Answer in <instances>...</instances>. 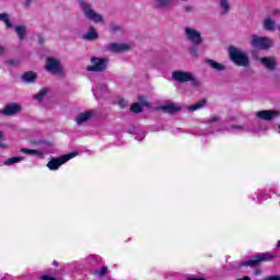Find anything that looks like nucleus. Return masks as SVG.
<instances>
[{
    "instance_id": "nucleus-49",
    "label": "nucleus",
    "mask_w": 280,
    "mask_h": 280,
    "mask_svg": "<svg viewBox=\"0 0 280 280\" xmlns=\"http://www.w3.org/2000/svg\"><path fill=\"white\" fill-rule=\"evenodd\" d=\"M186 280H207V279L192 277V278H187Z\"/></svg>"
},
{
    "instance_id": "nucleus-53",
    "label": "nucleus",
    "mask_w": 280,
    "mask_h": 280,
    "mask_svg": "<svg viewBox=\"0 0 280 280\" xmlns=\"http://www.w3.org/2000/svg\"><path fill=\"white\" fill-rule=\"evenodd\" d=\"M52 265L58 266V261H54Z\"/></svg>"
},
{
    "instance_id": "nucleus-35",
    "label": "nucleus",
    "mask_w": 280,
    "mask_h": 280,
    "mask_svg": "<svg viewBox=\"0 0 280 280\" xmlns=\"http://www.w3.org/2000/svg\"><path fill=\"white\" fill-rule=\"evenodd\" d=\"M4 65H7V67H19V60L9 59V60L4 61Z\"/></svg>"
},
{
    "instance_id": "nucleus-1",
    "label": "nucleus",
    "mask_w": 280,
    "mask_h": 280,
    "mask_svg": "<svg viewBox=\"0 0 280 280\" xmlns=\"http://www.w3.org/2000/svg\"><path fill=\"white\" fill-rule=\"evenodd\" d=\"M172 80H174V82H179V84L190 82V86H192V89H200V86H202V82H200V80H198V78H196V75L189 71H173Z\"/></svg>"
},
{
    "instance_id": "nucleus-4",
    "label": "nucleus",
    "mask_w": 280,
    "mask_h": 280,
    "mask_svg": "<svg viewBox=\"0 0 280 280\" xmlns=\"http://www.w3.org/2000/svg\"><path fill=\"white\" fill-rule=\"evenodd\" d=\"M78 3L88 21H92L93 23H104V15L95 12L90 3L84 0H78Z\"/></svg>"
},
{
    "instance_id": "nucleus-51",
    "label": "nucleus",
    "mask_w": 280,
    "mask_h": 280,
    "mask_svg": "<svg viewBox=\"0 0 280 280\" xmlns=\"http://www.w3.org/2000/svg\"><path fill=\"white\" fill-rule=\"evenodd\" d=\"M93 95H94V96H97V92L93 91Z\"/></svg>"
},
{
    "instance_id": "nucleus-38",
    "label": "nucleus",
    "mask_w": 280,
    "mask_h": 280,
    "mask_svg": "<svg viewBox=\"0 0 280 280\" xmlns=\"http://www.w3.org/2000/svg\"><path fill=\"white\" fill-rule=\"evenodd\" d=\"M218 121H220V117L219 116H212L210 119H208L206 121V124H215Z\"/></svg>"
},
{
    "instance_id": "nucleus-3",
    "label": "nucleus",
    "mask_w": 280,
    "mask_h": 280,
    "mask_svg": "<svg viewBox=\"0 0 280 280\" xmlns=\"http://www.w3.org/2000/svg\"><path fill=\"white\" fill-rule=\"evenodd\" d=\"M275 257L277 256H275L270 252L260 253L252 256V259L249 260L241 261L238 264V268H257V266H259V264H262V261H272Z\"/></svg>"
},
{
    "instance_id": "nucleus-9",
    "label": "nucleus",
    "mask_w": 280,
    "mask_h": 280,
    "mask_svg": "<svg viewBox=\"0 0 280 280\" xmlns=\"http://www.w3.org/2000/svg\"><path fill=\"white\" fill-rule=\"evenodd\" d=\"M23 106L18 103H9L4 106L3 109H0V114L4 115V117H14V115H19L22 113Z\"/></svg>"
},
{
    "instance_id": "nucleus-43",
    "label": "nucleus",
    "mask_w": 280,
    "mask_h": 280,
    "mask_svg": "<svg viewBox=\"0 0 280 280\" xmlns=\"http://www.w3.org/2000/svg\"><path fill=\"white\" fill-rule=\"evenodd\" d=\"M40 280H57V279L49 276V275H44V276L40 277Z\"/></svg>"
},
{
    "instance_id": "nucleus-12",
    "label": "nucleus",
    "mask_w": 280,
    "mask_h": 280,
    "mask_svg": "<svg viewBox=\"0 0 280 280\" xmlns=\"http://www.w3.org/2000/svg\"><path fill=\"white\" fill-rule=\"evenodd\" d=\"M260 65L265 67L268 71H276L277 70V57H261L259 59Z\"/></svg>"
},
{
    "instance_id": "nucleus-10",
    "label": "nucleus",
    "mask_w": 280,
    "mask_h": 280,
    "mask_svg": "<svg viewBox=\"0 0 280 280\" xmlns=\"http://www.w3.org/2000/svg\"><path fill=\"white\" fill-rule=\"evenodd\" d=\"M185 34L187 40L192 43V45H202V34L196 28L186 27Z\"/></svg>"
},
{
    "instance_id": "nucleus-50",
    "label": "nucleus",
    "mask_w": 280,
    "mask_h": 280,
    "mask_svg": "<svg viewBox=\"0 0 280 280\" xmlns=\"http://www.w3.org/2000/svg\"><path fill=\"white\" fill-rule=\"evenodd\" d=\"M236 280H252V279H250V277L245 276V277H243V278H238V279H236Z\"/></svg>"
},
{
    "instance_id": "nucleus-47",
    "label": "nucleus",
    "mask_w": 280,
    "mask_h": 280,
    "mask_svg": "<svg viewBox=\"0 0 280 280\" xmlns=\"http://www.w3.org/2000/svg\"><path fill=\"white\" fill-rule=\"evenodd\" d=\"M3 54H5V47L0 45V56H3Z\"/></svg>"
},
{
    "instance_id": "nucleus-54",
    "label": "nucleus",
    "mask_w": 280,
    "mask_h": 280,
    "mask_svg": "<svg viewBox=\"0 0 280 280\" xmlns=\"http://www.w3.org/2000/svg\"><path fill=\"white\" fill-rule=\"evenodd\" d=\"M278 31L280 32V24L277 25Z\"/></svg>"
},
{
    "instance_id": "nucleus-26",
    "label": "nucleus",
    "mask_w": 280,
    "mask_h": 280,
    "mask_svg": "<svg viewBox=\"0 0 280 280\" xmlns=\"http://www.w3.org/2000/svg\"><path fill=\"white\" fill-rule=\"evenodd\" d=\"M48 92L49 91L47 90V88H44L37 94H35L33 97L37 102H43V100H45V95H47Z\"/></svg>"
},
{
    "instance_id": "nucleus-31",
    "label": "nucleus",
    "mask_w": 280,
    "mask_h": 280,
    "mask_svg": "<svg viewBox=\"0 0 280 280\" xmlns=\"http://www.w3.org/2000/svg\"><path fill=\"white\" fill-rule=\"evenodd\" d=\"M0 148L1 150H8V143H5V135L0 130Z\"/></svg>"
},
{
    "instance_id": "nucleus-28",
    "label": "nucleus",
    "mask_w": 280,
    "mask_h": 280,
    "mask_svg": "<svg viewBox=\"0 0 280 280\" xmlns=\"http://www.w3.org/2000/svg\"><path fill=\"white\" fill-rule=\"evenodd\" d=\"M220 8L222 9V14H229L231 8L229 0H220Z\"/></svg>"
},
{
    "instance_id": "nucleus-15",
    "label": "nucleus",
    "mask_w": 280,
    "mask_h": 280,
    "mask_svg": "<svg viewBox=\"0 0 280 280\" xmlns=\"http://www.w3.org/2000/svg\"><path fill=\"white\" fill-rule=\"evenodd\" d=\"M21 80L25 84H34L38 80V74L34 71H27L22 74Z\"/></svg>"
},
{
    "instance_id": "nucleus-18",
    "label": "nucleus",
    "mask_w": 280,
    "mask_h": 280,
    "mask_svg": "<svg viewBox=\"0 0 280 280\" xmlns=\"http://www.w3.org/2000/svg\"><path fill=\"white\" fill-rule=\"evenodd\" d=\"M262 30H265V32H275V30H277V22L270 18H266L262 22Z\"/></svg>"
},
{
    "instance_id": "nucleus-8",
    "label": "nucleus",
    "mask_w": 280,
    "mask_h": 280,
    "mask_svg": "<svg viewBox=\"0 0 280 280\" xmlns=\"http://www.w3.org/2000/svg\"><path fill=\"white\" fill-rule=\"evenodd\" d=\"M46 70L50 71L52 75H62V73H65V68H62V65H60V61L58 59H55L54 57L47 58Z\"/></svg>"
},
{
    "instance_id": "nucleus-37",
    "label": "nucleus",
    "mask_w": 280,
    "mask_h": 280,
    "mask_svg": "<svg viewBox=\"0 0 280 280\" xmlns=\"http://www.w3.org/2000/svg\"><path fill=\"white\" fill-rule=\"evenodd\" d=\"M138 101H139V104H141V106H150V103H148V101L145 100V96H139Z\"/></svg>"
},
{
    "instance_id": "nucleus-22",
    "label": "nucleus",
    "mask_w": 280,
    "mask_h": 280,
    "mask_svg": "<svg viewBox=\"0 0 280 280\" xmlns=\"http://www.w3.org/2000/svg\"><path fill=\"white\" fill-rule=\"evenodd\" d=\"M15 32L20 40H25V36H27V27L25 25H16Z\"/></svg>"
},
{
    "instance_id": "nucleus-34",
    "label": "nucleus",
    "mask_w": 280,
    "mask_h": 280,
    "mask_svg": "<svg viewBox=\"0 0 280 280\" xmlns=\"http://www.w3.org/2000/svg\"><path fill=\"white\" fill-rule=\"evenodd\" d=\"M108 267L103 266L100 270L94 271L95 277H104V275H107Z\"/></svg>"
},
{
    "instance_id": "nucleus-44",
    "label": "nucleus",
    "mask_w": 280,
    "mask_h": 280,
    "mask_svg": "<svg viewBox=\"0 0 280 280\" xmlns=\"http://www.w3.org/2000/svg\"><path fill=\"white\" fill-rule=\"evenodd\" d=\"M231 128L232 130H244V126L241 125H232Z\"/></svg>"
},
{
    "instance_id": "nucleus-30",
    "label": "nucleus",
    "mask_w": 280,
    "mask_h": 280,
    "mask_svg": "<svg viewBox=\"0 0 280 280\" xmlns=\"http://www.w3.org/2000/svg\"><path fill=\"white\" fill-rule=\"evenodd\" d=\"M130 110L132 113H136V115H139V113H143V107L140 103H133L130 107Z\"/></svg>"
},
{
    "instance_id": "nucleus-41",
    "label": "nucleus",
    "mask_w": 280,
    "mask_h": 280,
    "mask_svg": "<svg viewBox=\"0 0 280 280\" xmlns=\"http://www.w3.org/2000/svg\"><path fill=\"white\" fill-rule=\"evenodd\" d=\"M183 10H184V12L189 14V13L194 12V7H191V5H184Z\"/></svg>"
},
{
    "instance_id": "nucleus-39",
    "label": "nucleus",
    "mask_w": 280,
    "mask_h": 280,
    "mask_svg": "<svg viewBox=\"0 0 280 280\" xmlns=\"http://www.w3.org/2000/svg\"><path fill=\"white\" fill-rule=\"evenodd\" d=\"M271 16H273V19H279L280 9H278V8L273 9L272 12H271Z\"/></svg>"
},
{
    "instance_id": "nucleus-42",
    "label": "nucleus",
    "mask_w": 280,
    "mask_h": 280,
    "mask_svg": "<svg viewBox=\"0 0 280 280\" xmlns=\"http://www.w3.org/2000/svg\"><path fill=\"white\" fill-rule=\"evenodd\" d=\"M118 104H119L120 108H126V106H128V102H126V100H124V98H120L118 101Z\"/></svg>"
},
{
    "instance_id": "nucleus-7",
    "label": "nucleus",
    "mask_w": 280,
    "mask_h": 280,
    "mask_svg": "<svg viewBox=\"0 0 280 280\" xmlns=\"http://www.w3.org/2000/svg\"><path fill=\"white\" fill-rule=\"evenodd\" d=\"M78 156V152H70L68 154L61 155L59 158H52L47 164L46 167L51 172H56V170H60L61 165H65L67 161H71V159H75Z\"/></svg>"
},
{
    "instance_id": "nucleus-27",
    "label": "nucleus",
    "mask_w": 280,
    "mask_h": 280,
    "mask_svg": "<svg viewBox=\"0 0 280 280\" xmlns=\"http://www.w3.org/2000/svg\"><path fill=\"white\" fill-rule=\"evenodd\" d=\"M21 161H25V158L24 156H13V158L8 159L4 162V165H14L15 163H21Z\"/></svg>"
},
{
    "instance_id": "nucleus-2",
    "label": "nucleus",
    "mask_w": 280,
    "mask_h": 280,
    "mask_svg": "<svg viewBox=\"0 0 280 280\" xmlns=\"http://www.w3.org/2000/svg\"><path fill=\"white\" fill-rule=\"evenodd\" d=\"M230 60L234 62L237 67H249L250 59H248V55L242 51L240 48L235 46H230L228 48Z\"/></svg>"
},
{
    "instance_id": "nucleus-6",
    "label": "nucleus",
    "mask_w": 280,
    "mask_h": 280,
    "mask_svg": "<svg viewBox=\"0 0 280 280\" xmlns=\"http://www.w3.org/2000/svg\"><path fill=\"white\" fill-rule=\"evenodd\" d=\"M250 45L254 49H260L261 51H266L275 46L272 39L266 36H258L256 34L252 35Z\"/></svg>"
},
{
    "instance_id": "nucleus-36",
    "label": "nucleus",
    "mask_w": 280,
    "mask_h": 280,
    "mask_svg": "<svg viewBox=\"0 0 280 280\" xmlns=\"http://www.w3.org/2000/svg\"><path fill=\"white\" fill-rule=\"evenodd\" d=\"M127 132L129 135H139V128L135 127V126H131L127 129Z\"/></svg>"
},
{
    "instance_id": "nucleus-11",
    "label": "nucleus",
    "mask_w": 280,
    "mask_h": 280,
    "mask_svg": "<svg viewBox=\"0 0 280 280\" xmlns=\"http://www.w3.org/2000/svg\"><path fill=\"white\" fill-rule=\"evenodd\" d=\"M256 117L258 119H261L262 121H272V119H277V117H280V112L264 109V110L257 112Z\"/></svg>"
},
{
    "instance_id": "nucleus-32",
    "label": "nucleus",
    "mask_w": 280,
    "mask_h": 280,
    "mask_svg": "<svg viewBox=\"0 0 280 280\" xmlns=\"http://www.w3.org/2000/svg\"><path fill=\"white\" fill-rule=\"evenodd\" d=\"M97 90H98V93L101 94V97H104V95L108 93V85L100 84Z\"/></svg>"
},
{
    "instance_id": "nucleus-23",
    "label": "nucleus",
    "mask_w": 280,
    "mask_h": 280,
    "mask_svg": "<svg viewBox=\"0 0 280 280\" xmlns=\"http://www.w3.org/2000/svg\"><path fill=\"white\" fill-rule=\"evenodd\" d=\"M200 45L201 44H192L189 48L188 51L192 58H198L200 56Z\"/></svg>"
},
{
    "instance_id": "nucleus-21",
    "label": "nucleus",
    "mask_w": 280,
    "mask_h": 280,
    "mask_svg": "<svg viewBox=\"0 0 280 280\" xmlns=\"http://www.w3.org/2000/svg\"><path fill=\"white\" fill-rule=\"evenodd\" d=\"M100 38V34L95 32V27H90L86 34L83 35L84 40H97Z\"/></svg>"
},
{
    "instance_id": "nucleus-20",
    "label": "nucleus",
    "mask_w": 280,
    "mask_h": 280,
    "mask_svg": "<svg viewBox=\"0 0 280 280\" xmlns=\"http://www.w3.org/2000/svg\"><path fill=\"white\" fill-rule=\"evenodd\" d=\"M174 3V0H155L156 10H170V7Z\"/></svg>"
},
{
    "instance_id": "nucleus-40",
    "label": "nucleus",
    "mask_w": 280,
    "mask_h": 280,
    "mask_svg": "<svg viewBox=\"0 0 280 280\" xmlns=\"http://www.w3.org/2000/svg\"><path fill=\"white\" fill-rule=\"evenodd\" d=\"M138 135L136 137V141H142L143 139H145V131H141L140 133H136Z\"/></svg>"
},
{
    "instance_id": "nucleus-5",
    "label": "nucleus",
    "mask_w": 280,
    "mask_h": 280,
    "mask_svg": "<svg viewBox=\"0 0 280 280\" xmlns=\"http://www.w3.org/2000/svg\"><path fill=\"white\" fill-rule=\"evenodd\" d=\"M91 66L86 67V71L92 73H102L108 69V58L106 57H91Z\"/></svg>"
},
{
    "instance_id": "nucleus-33",
    "label": "nucleus",
    "mask_w": 280,
    "mask_h": 280,
    "mask_svg": "<svg viewBox=\"0 0 280 280\" xmlns=\"http://www.w3.org/2000/svg\"><path fill=\"white\" fill-rule=\"evenodd\" d=\"M35 145H44V148H54V142L47 140H38Z\"/></svg>"
},
{
    "instance_id": "nucleus-13",
    "label": "nucleus",
    "mask_w": 280,
    "mask_h": 280,
    "mask_svg": "<svg viewBox=\"0 0 280 280\" xmlns=\"http://www.w3.org/2000/svg\"><path fill=\"white\" fill-rule=\"evenodd\" d=\"M107 49L112 54H121L124 51H129L130 50V45L119 44V43H110V44L107 45Z\"/></svg>"
},
{
    "instance_id": "nucleus-45",
    "label": "nucleus",
    "mask_w": 280,
    "mask_h": 280,
    "mask_svg": "<svg viewBox=\"0 0 280 280\" xmlns=\"http://www.w3.org/2000/svg\"><path fill=\"white\" fill-rule=\"evenodd\" d=\"M268 198H270V196L268 194H264L258 197V200H268Z\"/></svg>"
},
{
    "instance_id": "nucleus-52",
    "label": "nucleus",
    "mask_w": 280,
    "mask_h": 280,
    "mask_svg": "<svg viewBox=\"0 0 280 280\" xmlns=\"http://www.w3.org/2000/svg\"><path fill=\"white\" fill-rule=\"evenodd\" d=\"M278 248H280V240L278 241V244H277Z\"/></svg>"
},
{
    "instance_id": "nucleus-46",
    "label": "nucleus",
    "mask_w": 280,
    "mask_h": 280,
    "mask_svg": "<svg viewBox=\"0 0 280 280\" xmlns=\"http://www.w3.org/2000/svg\"><path fill=\"white\" fill-rule=\"evenodd\" d=\"M32 3H34V0H25L24 7L30 8V5H32Z\"/></svg>"
},
{
    "instance_id": "nucleus-48",
    "label": "nucleus",
    "mask_w": 280,
    "mask_h": 280,
    "mask_svg": "<svg viewBox=\"0 0 280 280\" xmlns=\"http://www.w3.org/2000/svg\"><path fill=\"white\" fill-rule=\"evenodd\" d=\"M37 40L39 45H43V43H45V38L43 36H39Z\"/></svg>"
},
{
    "instance_id": "nucleus-19",
    "label": "nucleus",
    "mask_w": 280,
    "mask_h": 280,
    "mask_svg": "<svg viewBox=\"0 0 280 280\" xmlns=\"http://www.w3.org/2000/svg\"><path fill=\"white\" fill-rule=\"evenodd\" d=\"M206 63L209 65L211 69H214V71H226V66L213 59H206Z\"/></svg>"
},
{
    "instance_id": "nucleus-16",
    "label": "nucleus",
    "mask_w": 280,
    "mask_h": 280,
    "mask_svg": "<svg viewBox=\"0 0 280 280\" xmlns=\"http://www.w3.org/2000/svg\"><path fill=\"white\" fill-rule=\"evenodd\" d=\"M158 110H163L164 113H168V115H174V113H180L183 107L176 106L175 104H166L159 107Z\"/></svg>"
},
{
    "instance_id": "nucleus-24",
    "label": "nucleus",
    "mask_w": 280,
    "mask_h": 280,
    "mask_svg": "<svg viewBox=\"0 0 280 280\" xmlns=\"http://www.w3.org/2000/svg\"><path fill=\"white\" fill-rule=\"evenodd\" d=\"M205 106H207V100L199 101L194 105L188 106L187 109L190 112H195L200 110V108H205Z\"/></svg>"
},
{
    "instance_id": "nucleus-25",
    "label": "nucleus",
    "mask_w": 280,
    "mask_h": 280,
    "mask_svg": "<svg viewBox=\"0 0 280 280\" xmlns=\"http://www.w3.org/2000/svg\"><path fill=\"white\" fill-rule=\"evenodd\" d=\"M0 21L7 25V27L12 28L14 25H12V22L10 21V15L8 13H0Z\"/></svg>"
},
{
    "instance_id": "nucleus-14",
    "label": "nucleus",
    "mask_w": 280,
    "mask_h": 280,
    "mask_svg": "<svg viewBox=\"0 0 280 280\" xmlns=\"http://www.w3.org/2000/svg\"><path fill=\"white\" fill-rule=\"evenodd\" d=\"M93 117H95L94 110H86L84 113H79L75 118L77 126H82V124H86V121H89L90 119H93Z\"/></svg>"
},
{
    "instance_id": "nucleus-55",
    "label": "nucleus",
    "mask_w": 280,
    "mask_h": 280,
    "mask_svg": "<svg viewBox=\"0 0 280 280\" xmlns=\"http://www.w3.org/2000/svg\"><path fill=\"white\" fill-rule=\"evenodd\" d=\"M182 1H188V0H182Z\"/></svg>"
},
{
    "instance_id": "nucleus-17",
    "label": "nucleus",
    "mask_w": 280,
    "mask_h": 280,
    "mask_svg": "<svg viewBox=\"0 0 280 280\" xmlns=\"http://www.w3.org/2000/svg\"><path fill=\"white\" fill-rule=\"evenodd\" d=\"M20 152H22L23 154H27L28 156H37L38 159H45V153L36 149L22 148Z\"/></svg>"
},
{
    "instance_id": "nucleus-29",
    "label": "nucleus",
    "mask_w": 280,
    "mask_h": 280,
    "mask_svg": "<svg viewBox=\"0 0 280 280\" xmlns=\"http://www.w3.org/2000/svg\"><path fill=\"white\" fill-rule=\"evenodd\" d=\"M122 27L115 23V22H110L109 23V32H112L113 34H117V32H122Z\"/></svg>"
}]
</instances>
